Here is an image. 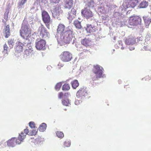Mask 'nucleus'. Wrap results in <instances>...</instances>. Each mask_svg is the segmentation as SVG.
Returning a JSON list of instances; mask_svg holds the SVG:
<instances>
[{"label":"nucleus","instance_id":"f257e3e1","mask_svg":"<svg viewBox=\"0 0 151 151\" xmlns=\"http://www.w3.org/2000/svg\"><path fill=\"white\" fill-rule=\"evenodd\" d=\"M20 34L21 36L23 39H25V44L27 45L29 43V38L31 35V30L29 25L25 20L23 21L22 27L20 30Z\"/></svg>","mask_w":151,"mask_h":151},{"label":"nucleus","instance_id":"f03ea898","mask_svg":"<svg viewBox=\"0 0 151 151\" xmlns=\"http://www.w3.org/2000/svg\"><path fill=\"white\" fill-rule=\"evenodd\" d=\"M138 0H127L124 2L120 9L123 11H125L127 9L134 8L138 3Z\"/></svg>","mask_w":151,"mask_h":151},{"label":"nucleus","instance_id":"7ed1b4c3","mask_svg":"<svg viewBox=\"0 0 151 151\" xmlns=\"http://www.w3.org/2000/svg\"><path fill=\"white\" fill-rule=\"evenodd\" d=\"M76 97L81 100H84L88 98L89 92H88L87 89L85 87H83L77 91L76 93Z\"/></svg>","mask_w":151,"mask_h":151},{"label":"nucleus","instance_id":"20e7f679","mask_svg":"<svg viewBox=\"0 0 151 151\" xmlns=\"http://www.w3.org/2000/svg\"><path fill=\"white\" fill-rule=\"evenodd\" d=\"M141 22V19L139 16H132L129 18L128 27L129 28H132V26L140 24Z\"/></svg>","mask_w":151,"mask_h":151},{"label":"nucleus","instance_id":"39448f33","mask_svg":"<svg viewBox=\"0 0 151 151\" xmlns=\"http://www.w3.org/2000/svg\"><path fill=\"white\" fill-rule=\"evenodd\" d=\"M142 39V38L139 37V42L141 44L144 43V49L147 50H151V40H150V34H147L146 35L145 37V42L144 41L141 40Z\"/></svg>","mask_w":151,"mask_h":151},{"label":"nucleus","instance_id":"423d86ee","mask_svg":"<svg viewBox=\"0 0 151 151\" xmlns=\"http://www.w3.org/2000/svg\"><path fill=\"white\" fill-rule=\"evenodd\" d=\"M52 6L53 8L51 10L52 16L55 18L58 19L62 14L63 11L61 9L60 6L58 5V4Z\"/></svg>","mask_w":151,"mask_h":151},{"label":"nucleus","instance_id":"0eeeda50","mask_svg":"<svg viewBox=\"0 0 151 151\" xmlns=\"http://www.w3.org/2000/svg\"><path fill=\"white\" fill-rule=\"evenodd\" d=\"M38 32H39L40 37L44 39H48L50 35L47 30L42 24L38 28Z\"/></svg>","mask_w":151,"mask_h":151},{"label":"nucleus","instance_id":"6e6552de","mask_svg":"<svg viewBox=\"0 0 151 151\" xmlns=\"http://www.w3.org/2000/svg\"><path fill=\"white\" fill-rule=\"evenodd\" d=\"M60 58L64 62H68L72 58V54L68 51H64L60 56Z\"/></svg>","mask_w":151,"mask_h":151},{"label":"nucleus","instance_id":"1a4fd4ad","mask_svg":"<svg viewBox=\"0 0 151 151\" xmlns=\"http://www.w3.org/2000/svg\"><path fill=\"white\" fill-rule=\"evenodd\" d=\"M7 146L9 147H13L18 144L19 145L22 143V140H19V139L16 137H13L6 142Z\"/></svg>","mask_w":151,"mask_h":151},{"label":"nucleus","instance_id":"9d476101","mask_svg":"<svg viewBox=\"0 0 151 151\" xmlns=\"http://www.w3.org/2000/svg\"><path fill=\"white\" fill-rule=\"evenodd\" d=\"M42 15L44 22L46 24L47 27L50 29V25L49 23L50 21V18L48 13L45 11L42 12Z\"/></svg>","mask_w":151,"mask_h":151},{"label":"nucleus","instance_id":"9b49d317","mask_svg":"<svg viewBox=\"0 0 151 151\" xmlns=\"http://www.w3.org/2000/svg\"><path fill=\"white\" fill-rule=\"evenodd\" d=\"M45 41L43 39L40 40L39 41L37 40L35 43V47L37 50H44L45 48Z\"/></svg>","mask_w":151,"mask_h":151},{"label":"nucleus","instance_id":"f8f14e48","mask_svg":"<svg viewBox=\"0 0 151 151\" xmlns=\"http://www.w3.org/2000/svg\"><path fill=\"white\" fill-rule=\"evenodd\" d=\"M103 70V68L99 65H96L95 66L93 72L96 74V78H100L102 76Z\"/></svg>","mask_w":151,"mask_h":151},{"label":"nucleus","instance_id":"ddd939ff","mask_svg":"<svg viewBox=\"0 0 151 151\" xmlns=\"http://www.w3.org/2000/svg\"><path fill=\"white\" fill-rule=\"evenodd\" d=\"M81 14L87 19L91 18L93 16V14L91 9L87 8H84V9L82 10Z\"/></svg>","mask_w":151,"mask_h":151},{"label":"nucleus","instance_id":"4468645a","mask_svg":"<svg viewBox=\"0 0 151 151\" xmlns=\"http://www.w3.org/2000/svg\"><path fill=\"white\" fill-rule=\"evenodd\" d=\"M66 29H68V28H65V26L63 24H60L58 27L56 32L57 34H56V35H55V37H58L59 35L60 36L61 34L64 33Z\"/></svg>","mask_w":151,"mask_h":151},{"label":"nucleus","instance_id":"2eb2a0df","mask_svg":"<svg viewBox=\"0 0 151 151\" xmlns=\"http://www.w3.org/2000/svg\"><path fill=\"white\" fill-rule=\"evenodd\" d=\"M125 42L126 45H135L136 43L135 39L132 37H128L127 38Z\"/></svg>","mask_w":151,"mask_h":151},{"label":"nucleus","instance_id":"dca6fc26","mask_svg":"<svg viewBox=\"0 0 151 151\" xmlns=\"http://www.w3.org/2000/svg\"><path fill=\"white\" fill-rule=\"evenodd\" d=\"M60 36V41L63 43L68 44L72 40V39L67 37L63 33L61 34Z\"/></svg>","mask_w":151,"mask_h":151},{"label":"nucleus","instance_id":"f3484780","mask_svg":"<svg viewBox=\"0 0 151 151\" xmlns=\"http://www.w3.org/2000/svg\"><path fill=\"white\" fill-rule=\"evenodd\" d=\"M96 29L97 27L96 26L90 24H87V27L86 28V30L87 32L89 33H91L95 32Z\"/></svg>","mask_w":151,"mask_h":151},{"label":"nucleus","instance_id":"a211bd4d","mask_svg":"<svg viewBox=\"0 0 151 151\" xmlns=\"http://www.w3.org/2000/svg\"><path fill=\"white\" fill-rule=\"evenodd\" d=\"M65 3L64 7L65 9H70L73 6L74 2L73 0H66Z\"/></svg>","mask_w":151,"mask_h":151},{"label":"nucleus","instance_id":"6ab92c4d","mask_svg":"<svg viewBox=\"0 0 151 151\" xmlns=\"http://www.w3.org/2000/svg\"><path fill=\"white\" fill-rule=\"evenodd\" d=\"M91 40L89 38H85L82 40L81 42L83 45L87 47L91 44Z\"/></svg>","mask_w":151,"mask_h":151},{"label":"nucleus","instance_id":"aec40b11","mask_svg":"<svg viewBox=\"0 0 151 151\" xmlns=\"http://www.w3.org/2000/svg\"><path fill=\"white\" fill-rule=\"evenodd\" d=\"M67 37L72 39L73 37V31L72 30L68 28L63 33Z\"/></svg>","mask_w":151,"mask_h":151},{"label":"nucleus","instance_id":"412c9836","mask_svg":"<svg viewBox=\"0 0 151 151\" xmlns=\"http://www.w3.org/2000/svg\"><path fill=\"white\" fill-rule=\"evenodd\" d=\"M86 2V4L85 8L91 9L93 7L94 3L93 0H87Z\"/></svg>","mask_w":151,"mask_h":151},{"label":"nucleus","instance_id":"4be33fe9","mask_svg":"<svg viewBox=\"0 0 151 151\" xmlns=\"http://www.w3.org/2000/svg\"><path fill=\"white\" fill-rule=\"evenodd\" d=\"M10 28H9V25H7L5 27V28L4 29V33L5 34V37L6 38H8L10 35Z\"/></svg>","mask_w":151,"mask_h":151},{"label":"nucleus","instance_id":"5701e85b","mask_svg":"<svg viewBox=\"0 0 151 151\" xmlns=\"http://www.w3.org/2000/svg\"><path fill=\"white\" fill-rule=\"evenodd\" d=\"M148 1L143 0L141 1L138 6V7L139 8H146L148 6Z\"/></svg>","mask_w":151,"mask_h":151},{"label":"nucleus","instance_id":"b1692460","mask_svg":"<svg viewBox=\"0 0 151 151\" xmlns=\"http://www.w3.org/2000/svg\"><path fill=\"white\" fill-rule=\"evenodd\" d=\"M117 7V6L114 4H108L106 5V11L109 12L111 11V10L114 9Z\"/></svg>","mask_w":151,"mask_h":151},{"label":"nucleus","instance_id":"393cba45","mask_svg":"<svg viewBox=\"0 0 151 151\" xmlns=\"http://www.w3.org/2000/svg\"><path fill=\"white\" fill-rule=\"evenodd\" d=\"M15 48V51L21 52L22 51L23 47L22 44L20 42H18L17 43H16Z\"/></svg>","mask_w":151,"mask_h":151},{"label":"nucleus","instance_id":"a878e982","mask_svg":"<svg viewBox=\"0 0 151 151\" xmlns=\"http://www.w3.org/2000/svg\"><path fill=\"white\" fill-rule=\"evenodd\" d=\"M114 22L117 25L120 27H122L126 24L125 22L122 21L121 19L119 18L116 19Z\"/></svg>","mask_w":151,"mask_h":151},{"label":"nucleus","instance_id":"bb28decb","mask_svg":"<svg viewBox=\"0 0 151 151\" xmlns=\"http://www.w3.org/2000/svg\"><path fill=\"white\" fill-rule=\"evenodd\" d=\"M73 24L75 27L78 29H81L82 28V27L81 24V22L78 20H76L74 21Z\"/></svg>","mask_w":151,"mask_h":151},{"label":"nucleus","instance_id":"cd10ccee","mask_svg":"<svg viewBox=\"0 0 151 151\" xmlns=\"http://www.w3.org/2000/svg\"><path fill=\"white\" fill-rule=\"evenodd\" d=\"M4 50L3 53L4 54L3 57L4 58L6 57L8 54L9 52V50L8 49V47L6 44H5L4 46Z\"/></svg>","mask_w":151,"mask_h":151},{"label":"nucleus","instance_id":"c85d7f7f","mask_svg":"<svg viewBox=\"0 0 151 151\" xmlns=\"http://www.w3.org/2000/svg\"><path fill=\"white\" fill-rule=\"evenodd\" d=\"M26 134L22 132L20 134H19V136L18 137V138L19 139V140L20 141L22 140V143L23 142V140L25 138Z\"/></svg>","mask_w":151,"mask_h":151},{"label":"nucleus","instance_id":"c756f323","mask_svg":"<svg viewBox=\"0 0 151 151\" xmlns=\"http://www.w3.org/2000/svg\"><path fill=\"white\" fill-rule=\"evenodd\" d=\"M47 127L46 124L45 123H42L39 127V130L41 132H43L45 130Z\"/></svg>","mask_w":151,"mask_h":151},{"label":"nucleus","instance_id":"7c9ffc66","mask_svg":"<svg viewBox=\"0 0 151 151\" xmlns=\"http://www.w3.org/2000/svg\"><path fill=\"white\" fill-rule=\"evenodd\" d=\"M27 0H19L18 2V7L19 9L23 8L24 4L26 3Z\"/></svg>","mask_w":151,"mask_h":151},{"label":"nucleus","instance_id":"2f4dec72","mask_svg":"<svg viewBox=\"0 0 151 151\" xmlns=\"http://www.w3.org/2000/svg\"><path fill=\"white\" fill-rule=\"evenodd\" d=\"M72 86L73 88L76 89L79 85L78 80H75L71 83Z\"/></svg>","mask_w":151,"mask_h":151},{"label":"nucleus","instance_id":"473e14b6","mask_svg":"<svg viewBox=\"0 0 151 151\" xmlns=\"http://www.w3.org/2000/svg\"><path fill=\"white\" fill-rule=\"evenodd\" d=\"M97 11L98 12L102 14H103L106 12V11L105 10L104 7L101 6H98Z\"/></svg>","mask_w":151,"mask_h":151},{"label":"nucleus","instance_id":"72a5a7b5","mask_svg":"<svg viewBox=\"0 0 151 151\" xmlns=\"http://www.w3.org/2000/svg\"><path fill=\"white\" fill-rule=\"evenodd\" d=\"M143 18L146 25L148 26L151 22V18H149L147 17H143Z\"/></svg>","mask_w":151,"mask_h":151},{"label":"nucleus","instance_id":"f704fd0d","mask_svg":"<svg viewBox=\"0 0 151 151\" xmlns=\"http://www.w3.org/2000/svg\"><path fill=\"white\" fill-rule=\"evenodd\" d=\"M62 103L63 105L69 106V104H70V102L68 99H64L62 101Z\"/></svg>","mask_w":151,"mask_h":151},{"label":"nucleus","instance_id":"c9c22d12","mask_svg":"<svg viewBox=\"0 0 151 151\" xmlns=\"http://www.w3.org/2000/svg\"><path fill=\"white\" fill-rule=\"evenodd\" d=\"M70 88V86L68 84H65L62 87V90L63 91L68 90Z\"/></svg>","mask_w":151,"mask_h":151},{"label":"nucleus","instance_id":"e433bc0d","mask_svg":"<svg viewBox=\"0 0 151 151\" xmlns=\"http://www.w3.org/2000/svg\"><path fill=\"white\" fill-rule=\"evenodd\" d=\"M71 145V141L68 140H66L64 142V145L65 147H69Z\"/></svg>","mask_w":151,"mask_h":151},{"label":"nucleus","instance_id":"4c0bfd02","mask_svg":"<svg viewBox=\"0 0 151 151\" xmlns=\"http://www.w3.org/2000/svg\"><path fill=\"white\" fill-rule=\"evenodd\" d=\"M51 6H53L58 4L60 0H50Z\"/></svg>","mask_w":151,"mask_h":151},{"label":"nucleus","instance_id":"58836bf2","mask_svg":"<svg viewBox=\"0 0 151 151\" xmlns=\"http://www.w3.org/2000/svg\"><path fill=\"white\" fill-rule=\"evenodd\" d=\"M68 19L70 20L73 19L76 16V15L75 14L71 13L70 12H68Z\"/></svg>","mask_w":151,"mask_h":151},{"label":"nucleus","instance_id":"ea45409f","mask_svg":"<svg viewBox=\"0 0 151 151\" xmlns=\"http://www.w3.org/2000/svg\"><path fill=\"white\" fill-rule=\"evenodd\" d=\"M62 85L61 82H59L57 83L55 87V88L56 90H59L61 87Z\"/></svg>","mask_w":151,"mask_h":151},{"label":"nucleus","instance_id":"a19ab883","mask_svg":"<svg viewBox=\"0 0 151 151\" xmlns=\"http://www.w3.org/2000/svg\"><path fill=\"white\" fill-rule=\"evenodd\" d=\"M56 135L59 138H63L64 136V134L62 132L58 131L56 133Z\"/></svg>","mask_w":151,"mask_h":151},{"label":"nucleus","instance_id":"79ce46f5","mask_svg":"<svg viewBox=\"0 0 151 151\" xmlns=\"http://www.w3.org/2000/svg\"><path fill=\"white\" fill-rule=\"evenodd\" d=\"M120 13L114 10V16L115 18L116 19L119 18V17H120Z\"/></svg>","mask_w":151,"mask_h":151},{"label":"nucleus","instance_id":"37998d69","mask_svg":"<svg viewBox=\"0 0 151 151\" xmlns=\"http://www.w3.org/2000/svg\"><path fill=\"white\" fill-rule=\"evenodd\" d=\"M25 52L27 54V55L28 54L29 56L30 55L32 57V54L33 53V50H26V51H25Z\"/></svg>","mask_w":151,"mask_h":151},{"label":"nucleus","instance_id":"c03bdc74","mask_svg":"<svg viewBox=\"0 0 151 151\" xmlns=\"http://www.w3.org/2000/svg\"><path fill=\"white\" fill-rule=\"evenodd\" d=\"M29 126L31 128H35V126L34 122H30L29 123Z\"/></svg>","mask_w":151,"mask_h":151},{"label":"nucleus","instance_id":"a18cd8bd","mask_svg":"<svg viewBox=\"0 0 151 151\" xmlns=\"http://www.w3.org/2000/svg\"><path fill=\"white\" fill-rule=\"evenodd\" d=\"M116 45L118 47H119L120 46H122L123 43L121 40H119L118 41V43Z\"/></svg>","mask_w":151,"mask_h":151},{"label":"nucleus","instance_id":"49530a36","mask_svg":"<svg viewBox=\"0 0 151 151\" xmlns=\"http://www.w3.org/2000/svg\"><path fill=\"white\" fill-rule=\"evenodd\" d=\"M58 97L59 99L64 98L63 93V92H61L59 93Z\"/></svg>","mask_w":151,"mask_h":151},{"label":"nucleus","instance_id":"de8ad7c7","mask_svg":"<svg viewBox=\"0 0 151 151\" xmlns=\"http://www.w3.org/2000/svg\"><path fill=\"white\" fill-rule=\"evenodd\" d=\"M101 19L103 20H106L107 18V16L105 14H103V15L101 16Z\"/></svg>","mask_w":151,"mask_h":151},{"label":"nucleus","instance_id":"09e8293b","mask_svg":"<svg viewBox=\"0 0 151 151\" xmlns=\"http://www.w3.org/2000/svg\"><path fill=\"white\" fill-rule=\"evenodd\" d=\"M63 63L61 62H59L58 65V66L59 68H60L63 67Z\"/></svg>","mask_w":151,"mask_h":151},{"label":"nucleus","instance_id":"8fccbe9b","mask_svg":"<svg viewBox=\"0 0 151 151\" xmlns=\"http://www.w3.org/2000/svg\"><path fill=\"white\" fill-rule=\"evenodd\" d=\"M71 13H72L73 14H75V15H76V11L75 9L73 8L70 11Z\"/></svg>","mask_w":151,"mask_h":151},{"label":"nucleus","instance_id":"3c124183","mask_svg":"<svg viewBox=\"0 0 151 151\" xmlns=\"http://www.w3.org/2000/svg\"><path fill=\"white\" fill-rule=\"evenodd\" d=\"M130 46L129 47V50H134L135 49L134 45H130Z\"/></svg>","mask_w":151,"mask_h":151},{"label":"nucleus","instance_id":"603ef678","mask_svg":"<svg viewBox=\"0 0 151 151\" xmlns=\"http://www.w3.org/2000/svg\"><path fill=\"white\" fill-rule=\"evenodd\" d=\"M82 101L81 100H76L75 102V104L76 105H78Z\"/></svg>","mask_w":151,"mask_h":151},{"label":"nucleus","instance_id":"864d4df0","mask_svg":"<svg viewBox=\"0 0 151 151\" xmlns=\"http://www.w3.org/2000/svg\"><path fill=\"white\" fill-rule=\"evenodd\" d=\"M32 131V133L33 135H35L36 134L38 131V129H33Z\"/></svg>","mask_w":151,"mask_h":151},{"label":"nucleus","instance_id":"5fc2aeb1","mask_svg":"<svg viewBox=\"0 0 151 151\" xmlns=\"http://www.w3.org/2000/svg\"><path fill=\"white\" fill-rule=\"evenodd\" d=\"M69 95V94L68 92L65 93L64 96V98L65 99H67L68 96Z\"/></svg>","mask_w":151,"mask_h":151},{"label":"nucleus","instance_id":"6e6d98bb","mask_svg":"<svg viewBox=\"0 0 151 151\" xmlns=\"http://www.w3.org/2000/svg\"><path fill=\"white\" fill-rule=\"evenodd\" d=\"M14 43L13 40L11 39L8 40V43L9 45L14 44Z\"/></svg>","mask_w":151,"mask_h":151},{"label":"nucleus","instance_id":"4d7b16f0","mask_svg":"<svg viewBox=\"0 0 151 151\" xmlns=\"http://www.w3.org/2000/svg\"><path fill=\"white\" fill-rule=\"evenodd\" d=\"M37 1L38 3L40 4V3H45V2L46 1V0H37Z\"/></svg>","mask_w":151,"mask_h":151},{"label":"nucleus","instance_id":"13d9d810","mask_svg":"<svg viewBox=\"0 0 151 151\" xmlns=\"http://www.w3.org/2000/svg\"><path fill=\"white\" fill-rule=\"evenodd\" d=\"M24 133L26 134H27L29 133L28 130L27 129H25L24 130Z\"/></svg>","mask_w":151,"mask_h":151},{"label":"nucleus","instance_id":"bf43d9fd","mask_svg":"<svg viewBox=\"0 0 151 151\" xmlns=\"http://www.w3.org/2000/svg\"><path fill=\"white\" fill-rule=\"evenodd\" d=\"M28 135H33V134H32V131H30L28 133Z\"/></svg>","mask_w":151,"mask_h":151},{"label":"nucleus","instance_id":"052dcab7","mask_svg":"<svg viewBox=\"0 0 151 151\" xmlns=\"http://www.w3.org/2000/svg\"><path fill=\"white\" fill-rule=\"evenodd\" d=\"M14 44L9 45L10 48H12L13 47Z\"/></svg>","mask_w":151,"mask_h":151},{"label":"nucleus","instance_id":"680f3d73","mask_svg":"<svg viewBox=\"0 0 151 151\" xmlns=\"http://www.w3.org/2000/svg\"><path fill=\"white\" fill-rule=\"evenodd\" d=\"M35 8L34 7H32V8H31L30 9V11H31V12H33V11H32V10L34 9Z\"/></svg>","mask_w":151,"mask_h":151},{"label":"nucleus","instance_id":"e2e57ef3","mask_svg":"<svg viewBox=\"0 0 151 151\" xmlns=\"http://www.w3.org/2000/svg\"><path fill=\"white\" fill-rule=\"evenodd\" d=\"M131 10H130V9H129L128 10L127 12V14L128 13H129L130 12V11Z\"/></svg>","mask_w":151,"mask_h":151},{"label":"nucleus","instance_id":"0e129e2a","mask_svg":"<svg viewBox=\"0 0 151 151\" xmlns=\"http://www.w3.org/2000/svg\"><path fill=\"white\" fill-rule=\"evenodd\" d=\"M148 76H146L145 78L146 80H148Z\"/></svg>","mask_w":151,"mask_h":151},{"label":"nucleus","instance_id":"69168bd1","mask_svg":"<svg viewBox=\"0 0 151 151\" xmlns=\"http://www.w3.org/2000/svg\"><path fill=\"white\" fill-rule=\"evenodd\" d=\"M121 49L122 50H123L124 49V47H123L122 46V47H121Z\"/></svg>","mask_w":151,"mask_h":151},{"label":"nucleus","instance_id":"338daca9","mask_svg":"<svg viewBox=\"0 0 151 151\" xmlns=\"http://www.w3.org/2000/svg\"><path fill=\"white\" fill-rule=\"evenodd\" d=\"M118 81V82H119V83H120V82H121V81H120V80H119V81Z\"/></svg>","mask_w":151,"mask_h":151},{"label":"nucleus","instance_id":"774afa93","mask_svg":"<svg viewBox=\"0 0 151 151\" xmlns=\"http://www.w3.org/2000/svg\"><path fill=\"white\" fill-rule=\"evenodd\" d=\"M113 39H114V40H115V37H114Z\"/></svg>","mask_w":151,"mask_h":151}]
</instances>
